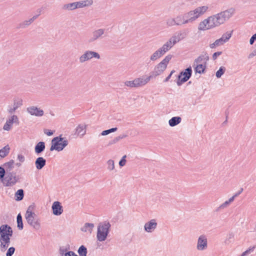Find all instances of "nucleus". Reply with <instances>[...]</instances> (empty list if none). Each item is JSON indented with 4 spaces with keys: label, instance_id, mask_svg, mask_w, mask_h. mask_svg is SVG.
Segmentation results:
<instances>
[{
    "label": "nucleus",
    "instance_id": "obj_48",
    "mask_svg": "<svg viewBox=\"0 0 256 256\" xmlns=\"http://www.w3.org/2000/svg\"><path fill=\"white\" fill-rule=\"evenodd\" d=\"M172 46V45H170L168 44H164L161 48L164 51L166 52L168 50H170Z\"/></svg>",
    "mask_w": 256,
    "mask_h": 256
},
{
    "label": "nucleus",
    "instance_id": "obj_57",
    "mask_svg": "<svg viewBox=\"0 0 256 256\" xmlns=\"http://www.w3.org/2000/svg\"><path fill=\"white\" fill-rule=\"evenodd\" d=\"M256 41V33L253 34L250 40V44L252 45Z\"/></svg>",
    "mask_w": 256,
    "mask_h": 256
},
{
    "label": "nucleus",
    "instance_id": "obj_64",
    "mask_svg": "<svg viewBox=\"0 0 256 256\" xmlns=\"http://www.w3.org/2000/svg\"><path fill=\"white\" fill-rule=\"evenodd\" d=\"M16 110V109L13 106L12 108H10V109L8 110V113L10 114H13Z\"/></svg>",
    "mask_w": 256,
    "mask_h": 256
},
{
    "label": "nucleus",
    "instance_id": "obj_40",
    "mask_svg": "<svg viewBox=\"0 0 256 256\" xmlns=\"http://www.w3.org/2000/svg\"><path fill=\"white\" fill-rule=\"evenodd\" d=\"M256 248V246H253L250 247L248 250H246V251H244V252H243L241 256H246L248 254L251 252H253L254 250Z\"/></svg>",
    "mask_w": 256,
    "mask_h": 256
},
{
    "label": "nucleus",
    "instance_id": "obj_30",
    "mask_svg": "<svg viewBox=\"0 0 256 256\" xmlns=\"http://www.w3.org/2000/svg\"><path fill=\"white\" fill-rule=\"evenodd\" d=\"M224 43V40H223V38H220L216 40L214 43L210 44V47L211 48H214L217 46L222 45Z\"/></svg>",
    "mask_w": 256,
    "mask_h": 256
},
{
    "label": "nucleus",
    "instance_id": "obj_34",
    "mask_svg": "<svg viewBox=\"0 0 256 256\" xmlns=\"http://www.w3.org/2000/svg\"><path fill=\"white\" fill-rule=\"evenodd\" d=\"M208 9V7L207 6H202L197 8L194 11V12H196V14H199L200 16V14H204Z\"/></svg>",
    "mask_w": 256,
    "mask_h": 256
},
{
    "label": "nucleus",
    "instance_id": "obj_50",
    "mask_svg": "<svg viewBox=\"0 0 256 256\" xmlns=\"http://www.w3.org/2000/svg\"><path fill=\"white\" fill-rule=\"evenodd\" d=\"M206 19H209L208 20V25H214V22H216V16L214 15L209 16Z\"/></svg>",
    "mask_w": 256,
    "mask_h": 256
},
{
    "label": "nucleus",
    "instance_id": "obj_39",
    "mask_svg": "<svg viewBox=\"0 0 256 256\" xmlns=\"http://www.w3.org/2000/svg\"><path fill=\"white\" fill-rule=\"evenodd\" d=\"M30 25V23L28 22V20H24L23 22L20 23L18 26H16V28H25Z\"/></svg>",
    "mask_w": 256,
    "mask_h": 256
},
{
    "label": "nucleus",
    "instance_id": "obj_6",
    "mask_svg": "<svg viewBox=\"0 0 256 256\" xmlns=\"http://www.w3.org/2000/svg\"><path fill=\"white\" fill-rule=\"evenodd\" d=\"M15 178L16 176H12L11 172H7L6 174H4L3 178H0V181L4 186L10 187L15 185L16 183Z\"/></svg>",
    "mask_w": 256,
    "mask_h": 256
},
{
    "label": "nucleus",
    "instance_id": "obj_5",
    "mask_svg": "<svg viewBox=\"0 0 256 256\" xmlns=\"http://www.w3.org/2000/svg\"><path fill=\"white\" fill-rule=\"evenodd\" d=\"M192 73V70L191 66H189L180 72L177 76L176 84L178 86H180L191 78Z\"/></svg>",
    "mask_w": 256,
    "mask_h": 256
},
{
    "label": "nucleus",
    "instance_id": "obj_16",
    "mask_svg": "<svg viewBox=\"0 0 256 256\" xmlns=\"http://www.w3.org/2000/svg\"><path fill=\"white\" fill-rule=\"evenodd\" d=\"M157 226V222L156 220L152 219L148 222H146L144 226V230L146 232H153Z\"/></svg>",
    "mask_w": 256,
    "mask_h": 256
},
{
    "label": "nucleus",
    "instance_id": "obj_55",
    "mask_svg": "<svg viewBox=\"0 0 256 256\" xmlns=\"http://www.w3.org/2000/svg\"><path fill=\"white\" fill-rule=\"evenodd\" d=\"M64 256H78L73 251H68L66 252L64 254Z\"/></svg>",
    "mask_w": 256,
    "mask_h": 256
},
{
    "label": "nucleus",
    "instance_id": "obj_9",
    "mask_svg": "<svg viewBox=\"0 0 256 256\" xmlns=\"http://www.w3.org/2000/svg\"><path fill=\"white\" fill-rule=\"evenodd\" d=\"M149 82L147 80V78H137L132 81H126L124 84L126 86L130 88L138 87L145 85L146 83Z\"/></svg>",
    "mask_w": 256,
    "mask_h": 256
},
{
    "label": "nucleus",
    "instance_id": "obj_43",
    "mask_svg": "<svg viewBox=\"0 0 256 256\" xmlns=\"http://www.w3.org/2000/svg\"><path fill=\"white\" fill-rule=\"evenodd\" d=\"M15 248L14 246L10 247L7 250L6 256H12L15 252Z\"/></svg>",
    "mask_w": 256,
    "mask_h": 256
},
{
    "label": "nucleus",
    "instance_id": "obj_27",
    "mask_svg": "<svg viewBox=\"0 0 256 256\" xmlns=\"http://www.w3.org/2000/svg\"><path fill=\"white\" fill-rule=\"evenodd\" d=\"M17 228L19 230H22L24 228V224L22 222V218L20 214L19 213L16 216Z\"/></svg>",
    "mask_w": 256,
    "mask_h": 256
},
{
    "label": "nucleus",
    "instance_id": "obj_2",
    "mask_svg": "<svg viewBox=\"0 0 256 256\" xmlns=\"http://www.w3.org/2000/svg\"><path fill=\"white\" fill-rule=\"evenodd\" d=\"M111 224L108 221L100 223L98 226L96 238L99 242H104L106 238L110 231Z\"/></svg>",
    "mask_w": 256,
    "mask_h": 256
},
{
    "label": "nucleus",
    "instance_id": "obj_47",
    "mask_svg": "<svg viewBox=\"0 0 256 256\" xmlns=\"http://www.w3.org/2000/svg\"><path fill=\"white\" fill-rule=\"evenodd\" d=\"M0 242H2L3 243L9 246L10 242V237H6L4 238H0Z\"/></svg>",
    "mask_w": 256,
    "mask_h": 256
},
{
    "label": "nucleus",
    "instance_id": "obj_49",
    "mask_svg": "<svg viewBox=\"0 0 256 256\" xmlns=\"http://www.w3.org/2000/svg\"><path fill=\"white\" fill-rule=\"evenodd\" d=\"M230 204L226 200L224 203L222 204L219 207H218L216 209V211L218 212L220 209L227 207Z\"/></svg>",
    "mask_w": 256,
    "mask_h": 256
},
{
    "label": "nucleus",
    "instance_id": "obj_59",
    "mask_svg": "<svg viewBox=\"0 0 256 256\" xmlns=\"http://www.w3.org/2000/svg\"><path fill=\"white\" fill-rule=\"evenodd\" d=\"M156 52H158V55H160V56L161 57L164 54L166 53V52L164 51L162 48H158L157 50H156Z\"/></svg>",
    "mask_w": 256,
    "mask_h": 256
},
{
    "label": "nucleus",
    "instance_id": "obj_52",
    "mask_svg": "<svg viewBox=\"0 0 256 256\" xmlns=\"http://www.w3.org/2000/svg\"><path fill=\"white\" fill-rule=\"evenodd\" d=\"M12 125H11L8 121H6V122L4 124L3 129L6 130H10L12 128Z\"/></svg>",
    "mask_w": 256,
    "mask_h": 256
},
{
    "label": "nucleus",
    "instance_id": "obj_62",
    "mask_svg": "<svg viewBox=\"0 0 256 256\" xmlns=\"http://www.w3.org/2000/svg\"><path fill=\"white\" fill-rule=\"evenodd\" d=\"M0 242V248H3L4 249V250H6V249H7V248H8V246L6 245V244L3 243L2 242Z\"/></svg>",
    "mask_w": 256,
    "mask_h": 256
},
{
    "label": "nucleus",
    "instance_id": "obj_35",
    "mask_svg": "<svg viewBox=\"0 0 256 256\" xmlns=\"http://www.w3.org/2000/svg\"><path fill=\"white\" fill-rule=\"evenodd\" d=\"M86 126H81L78 125V126L76 128V132L78 135H80L82 136H84L86 134Z\"/></svg>",
    "mask_w": 256,
    "mask_h": 256
},
{
    "label": "nucleus",
    "instance_id": "obj_14",
    "mask_svg": "<svg viewBox=\"0 0 256 256\" xmlns=\"http://www.w3.org/2000/svg\"><path fill=\"white\" fill-rule=\"evenodd\" d=\"M104 30L102 28L94 31L88 40V42L92 43L96 41L104 34Z\"/></svg>",
    "mask_w": 256,
    "mask_h": 256
},
{
    "label": "nucleus",
    "instance_id": "obj_22",
    "mask_svg": "<svg viewBox=\"0 0 256 256\" xmlns=\"http://www.w3.org/2000/svg\"><path fill=\"white\" fill-rule=\"evenodd\" d=\"M93 3L92 0H85L75 2L76 9L85 6H90Z\"/></svg>",
    "mask_w": 256,
    "mask_h": 256
},
{
    "label": "nucleus",
    "instance_id": "obj_26",
    "mask_svg": "<svg viewBox=\"0 0 256 256\" xmlns=\"http://www.w3.org/2000/svg\"><path fill=\"white\" fill-rule=\"evenodd\" d=\"M94 227V224L86 222L84 224V226L81 228V230L84 232H86L87 231L90 232H92L93 228Z\"/></svg>",
    "mask_w": 256,
    "mask_h": 256
},
{
    "label": "nucleus",
    "instance_id": "obj_53",
    "mask_svg": "<svg viewBox=\"0 0 256 256\" xmlns=\"http://www.w3.org/2000/svg\"><path fill=\"white\" fill-rule=\"evenodd\" d=\"M44 133L48 136H52L55 132L54 130H51L48 129H44Z\"/></svg>",
    "mask_w": 256,
    "mask_h": 256
},
{
    "label": "nucleus",
    "instance_id": "obj_13",
    "mask_svg": "<svg viewBox=\"0 0 256 256\" xmlns=\"http://www.w3.org/2000/svg\"><path fill=\"white\" fill-rule=\"evenodd\" d=\"M196 247L199 250H203L207 248L208 241L205 236L202 235L198 238Z\"/></svg>",
    "mask_w": 256,
    "mask_h": 256
},
{
    "label": "nucleus",
    "instance_id": "obj_15",
    "mask_svg": "<svg viewBox=\"0 0 256 256\" xmlns=\"http://www.w3.org/2000/svg\"><path fill=\"white\" fill-rule=\"evenodd\" d=\"M27 111L32 116H42L44 114V112L40 108L36 106H32L27 108Z\"/></svg>",
    "mask_w": 256,
    "mask_h": 256
},
{
    "label": "nucleus",
    "instance_id": "obj_17",
    "mask_svg": "<svg viewBox=\"0 0 256 256\" xmlns=\"http://www.w3.org/2000/svg\"><path fill=\"white\" fill-rule=\"evenodd\" d=\"M216 16V22H214V25H208V29L212 28L214 27L218 26L220 24H224L226 21L225 19L223 18L222 15H220V13L214 15Z\"/></svg>",
    "mask_w": 256,
    "mask_h": 256
},
{
    "label": "nucleus",
    "instance_id": "obj_41",
    "mask_svg": "<svg viewBox=\"0 0 256 256\" xmlns=\"http://www.w3.org/2000/svg\"><path fill=\"white\" fill-rule=\"evenodd\" d=\"M22 105V99L18 101H16V100H14V106L16 110Z\"/></svg>",
    "mask_w": 256,
    "mask_h": 256
},
{
    "label": "nucleus",
    "instance_id": "obj_42",
    "mask_svg": "<svg viewBox=\"0 0 256 256\" xmlns=\"http://www.w3.org/2000/svg\"><path fill=\"white\" fill-rule=\"evenodd\" d=\"M108 168L110 170H112L114 168V161L112 160H109L108 162Z\"/></svg>",
    "mask_w": 256,
    "mask_h": 256
},
{
    "label": "nucleus",
    "instance_id": "obj_38",
    "mask_svg": "<svg viewBox=\"0 0 256 256\" xmlns=\"http://www.w3.org/2000/svg\"><path fill=\"white\" fill-rule=\"evenodd\" d=\"M232 32L233 30L231 31L230 32H227L222 35L221 38H223V40H224V42H226L230 40L232 36Z\"/></svg>",
    "mask_w": 256,
    "mask_h": 256
},
{
    "label": "nucleus",
    "instance_id": "obj_1",
    "mask_svg": "<svg viewBox=\"0 0 256 256\" xmlns=\"http://www.w3.org/2000/svg\"><path fill=\"white\" fill-rule=\"evenodd\" d=\"M172 58V55L168 54L160 63L156 65L154 70L151 72L150 76H147V80L150 81L153 78L161 74L166 68L167 66Z\"/></svg>",
    "mask_w": 256,
    "mask_h": 256
},
{
    "label": "nucleus",
    "instance_id": "obj_54",
    "mask_svg": "<svg viewBox=\"0 0 256 256\" xmlns=\"http://www.w3.org/2000/svg\"><path fill=\"white\" fill-rule=\"evenodd\" d=\"M222 52H216L213 54L212 58L214 60L217 59L218 57L222 54Z\"/></svg>",
    "mask_w": 256,
    "mask_h": 256
},
{
    "label": "nucleus",
    "instance_id": "obj_44",
    "mask_svg": "<svg viewBox=\"0 0 256 256\" xmlns=\"http://www.w3.org/2000/svg\"><path fill=\"white\" fill-rule=\"evenodd\" d=\"M38 14L35 15L33 16L32 18H30V20H28V22L30 24L36 20L40 14L41 10L40 9L38 10Z\"/></svg>",
    "mask_w": 256,
    "mask_h": 256
},
{
    "label": "nucleus",
    "instance_id": "obj_11",
    "mask_svg": "<svg viewBox=\"0 0 256 256\" xmlns=\"http://www.w3.org/2000/svg\"><path fill=\"white\" fill-rule=\"evenodd\" d=\"M183 15L184 18H185L184 23L186 24L194 21L199 16V14H196V12H194V10H190Z\"/></svg>",
    "mask_w": 256,
    "mask_h": 256
},
{
    "label": "nucleus",
    "instance_id": "obj_10",
    "mask_svg": "<svg viewBox=\"0 0 256 256\" xmlns=\"http://www.w3.org/2000/svg\"><path fill=\"white\" fill-rule=\"evenodd\" d=\"M12 229L8 224H4L0 226V238L12 237Z\"/></svg>",
    "mask_w": 256,
    "mask_h": 256
},
{
    "label": "nucleus",
    "instance_id": "obj_60",
    "mask_svg": "<svg viewBox=\"0 0 256 256\" xmlns=\"http://www.w3.org/2000/svg\"><path fill=\"white\" fill-rule=\"evenodd\" d=\"M202 59L201 56H198L196 59H195L194 61V64L196 63V64H200V62H202Z\"/></svg>",
    "mask_w": 256,
    "mask_h": 256
},
{
    "label": "nucleus",
    "instance_id": "obj_63",
    "mask_svg": "<svg viewBox=\"0 0 256 256\" xmlns=\"http://www.w3.org/2000/svg\"><path fill=\"white\" fill-rule=\"evenodd\" d=\"M110 132L108 130H108H103L102 133H101V135L102 136H106L108 134H110Z\"/></svg>",
    "mask_w": 256,
    "mask_h": 256
},
{
    "label": "nucleus",
    "instance_id": "obj_36",
    "mask_svg": "<svg viewBox=\"0 0 256 256\" xmlns=\"http://www.w3.org/2000/svg\"><path fill=\"white\" fill-rule=\"evenodd\" d=\"M226 68L224 66H221L219 70H218L216 73V76L218 78H220L221 76L224 74Z\"/></svg>",
    "mask_w": 256,
    "mask_h": 256
},
{
    "label": "nucleus",
    "instance_id": "obj_33",
    "mask_svg": "<svg viewBox=\"0 0 256 256\" xmlns=\"http://www.w3.org/2000/svg\"><path fill=\"white\" fill-rule=\"evenodd\" d=\"M174 18L176 22V25L177 26H180L186 24L184 23V20H185V18H184L183 14L178 16Z\"/></svg>",
    "mask_w": 256,
    "mask_h": 256
},
{
    "label": "nucleus",
    "instance_id": "obj_58",
    "mask_svg": "<svg viewBox=\"0 0 256 256\" xmlns=\"http://www.w3.org/2000/svg\"><path fill=\"white\" fill-rule=\"evenodd\" d=\"M18 159L20 162H23L25 160L24 156L22 154H18Z\"/></svg>",
    "mask_w": 256,
    "mask_h": 256
},
{
    "label": "nucleus",
    "instance_id": "obj_51",
    "mask_svg": "<svg viewBox=\"0 0 256 256\" xmlns=\"http://www.w3.org/2000/svg\"><path fill=\"white\" fill-rule=\"evenodd\" d=\"M166 23L168 26H172L174 25H176V22L175 18L168 19L167 20Z\"/></svg>",
    "mask_w": 256,
    "mask_h": 256
},
{
    "label": "nucleus",
    "instance_id": "obj_61",
    "mask_svg": "<svg viewBox=\"0 0 256 256\" xmlns=\"http://www.w3.org/2000/svg\"><path fill=\"white\" fill-rule=\"evenodd\" d=\"M234 237V235L232 233H230L228 234V238H226V240L225 241V242L226 244L228 243V242L229 241L230 242V240L231 238H232Z\"/></svg>",
    "mask_w": 256,
    "mask_h": 256
},
{
    "label": "nucleus",
    "instance_id": "obj_46",
    "mask_svg": "<svg viewBox=\"0 0 256 256\" xmlns=\"http://www.w3.org/2000/svg\"><path fill=\"white\" fill-rule=\"evenodd\" d=\"M160 58V55H158V52L156 51L150 58V60L152 61L156 60L158 58Z\"/></svg>",
    "mask_w": 256,
    "mask_h": 256
},
{
    "label": "nucleus",
    "instance_id": "obj_56",
    "mask_svg": "<svg viewBox=\"0 0 256 256\" xmlns=\"http://www.w3.org/2000/svg\"><path fill=\"white\" fill-rule=\"evenodd\" d=\"M118 141H119V140H118V137L116 136V137L114 138L112 140H110L109 142L108 146H110L113 144H114L116 143L117 142H118Z\"/></svg>",
    "mask_w": 256,
    "mask_h": 256
},
{
    "label": "nucleus",
    "instance_id": "obj_8",
    "mask_svg": "<svg viewBox=\"0 0 256 256\" xmlns=\"http://www.w3.org/2000/svg\"><path fill=\"white\" fill-rule=\"evenodd\" d=\"M14 160H11L0 166V178H3L4 174H6L7 172H11L14 168Z\"/></svg>",
    "mask_w": 256,
    "mask_h": 256
},
{
    "label": "nucleus",
    "instance_id": "obj_19",
    "mask_svg": "<svg viewBox=\"0 0 256 256\" xmlns=\"http://www.w3.org/2000/svg\"><path fill=\"white\" fill-rule=\"evenodd\" d=\"M188 32H186V30H184L178 32L177 36H172V44L174 45L180 40L184 38L188 35Z\"/></svg>",
    "mask_w": 256,
    "mask_h": 256
},
{
    "label": "nucleus",
    "instance_id": "obj_18",
    "mask_svg": "<svg viewBox=\"0 0 256 256\" xmlns=\"http://www.w3.org/2000/svg\"><path fill=\"white\" fill-rule=\"evenodd\" d=\"M193 67L196 74H203L206 72V62H204L203 64H193Z\"/></svg>",
    "mask_w": 256,
    "mask_h": 256
},
{
    "label": "nucleus",
    "instance_id": "obj_12",
    "mask_svg": "<svg viewBox=\"0 0 256 256\" xmlns=\"http://www.w3.org/2000/svg\"><path fill=\"white\" fill-rule=\"evenodd\" d=\"M52 214L56 216H60L63 212V208L58 201L54 202L52 206Z\"/></svg>",
    "mask_w": 256,
    "mask_h": 256
},
{
    "label": "nucleus",
    "instance_id": "obj_29",
    "mask_svg": "<svg viewBox=\"0 0 256 256\" xmlns=\"http://www.w3.org/2000/svg\"><path fill=\"white\" fill-rule=\"evenodd\" d=\"M10 147L8 144L5 146L0 150V155L6 157L9 154L10 151Z\"/></svg>",
    "mask_w": 256,
    "mask_h": 256
},
{
    "label": "nucleus",
    "instance_id": "obj_3",
    "mask_svg": "<svg viewBox=\"0 0 256 256\" xmlns=\"http://www.w3.org/2000/svg\"><path fill=\"white\" fill-rule=\"evenodd\" d=\"M68 144V142L66 138L62 137V135L54 137L51 142L50 151L54 150L58 152L62 150Z\"/></svg>",
    "mask_w": 256,
    "mask_h": 256
},
{
    "label": "nucleus",
    "instance_id": "obj_28",
    "mask_svg": "<svg viewBox=\"0 0 256 256\" xmlns=\"http://www.w3.org/2000/svg\"><path fill=\"white\" fill-rule=\"evenodd\" d=\"M209 19H204L203 21L201 22L198 26V29L199 30H204L208 29L206 26L209 24H208Z\"/></svg>",
    "mask_w": 256,
    "mask_h": 256
},
{
    "label": "nucleus",
    "instance_id": "obj_25",
    "mask_svg": "<svg viewBox=\"0 0 256 256\" xmlns=\"http://www.w3.org/2000/svg\"><path fill=\"white\" fill-rule=\"evenodd\" d=\"M24 190L22 189L18 190L14 194V198L16 201H20L24 197Z\"/></svg>",
    "mask_w": 256,
    "mask_h": 256
},
{
    "label": "nucleus",
    "instance_id": "obj_37",
    "mask_svg": "<svg viewBox=\"0 0 256 256\" xmlns=\"http://www.w3.org/2000/svg\"><path fill=\"white\" fill-rule=\"evenodd\" d=\"M9 124L11 125H12L14 123H16L17 124H19V120L18 116L16 115H12L11 117L8 120Z\"/></svg>",
    "mask_w": 256,
    "mask_h": 256
},
{
    "label": "nucleus",
    "instance_id": "obj_4",
    "mask_svg": "<svg viewBox=\"0 0 256 256\" xmlns=\"http://www.w3.org/2000/svg\"><path fill=\"white\" fill-rule=\"evenodd\" d=\"M31 206H29L26 212V219L28 224L32 226L34 229L38 230L40 227V223L36 214L32 210H30Z\"/></svg>",
    "mask_w": 256,
    "mask_h": 256
},
{
    "label": "nucleus",
    "instance_id": "obj_21",
    "mask_svg": "<svg viewBox=\"0 0 256 256\" xmlns=\"http://www.w3.org/2000/svg\"><path fill=\"white\" fill-rule=\"evenodd\" d=\"M46 148L45 142H38L34 147V152L36 154H40Z\"/></svg>",
    "mask_w": 256,
    "mask_h": 256
},
{
    "label": "nucleus",
    "instance_id": "obj_31",
    "mask_svg": "<svg viewBox=\"0 0 256 256\" xmlns=\"http://www.w3.org/2000/svg\"><path fill=\"white\" fill-rule=\"evenodd\" d=\"M62 8L64 10H72L76 9L75 2L65 4Z\"/></svg>",
    "mask_w": 256,
    "mask_h": 256
},
{
    "label": "nucleus",
    "instance_id": "obj_20",
    "mask_svg": "<svg viewBox=\"0 0 256 256\" xmlns=\"http://www.w3.org/2000/svg\"><path fill=\"white\" fill-rule=\"evenodd\" d=\"M46 161L43 157H38L35 161V165L37 170H42L46 164Z\"/></svg>",
    "mask_w": 256,
    "mask_h": 256
},
{
    "label": "nucleus",
    "instance_id": "obj_45",
    "mask_svg": "<svg viewBox=\"0 0 256 256\" xmlns=\"http://www.w3.org/2000/svg\"><path fill=\"white\" fill-rule=\"evenodd\" d=\"M126 156L124 155L122 158L120 160L119 166L120 167H122L124 166H125L126 162Z\"/></svg>",
    "mask_w": 256,
    "mask_h": 256
},
{
    "label": "nucleus",
    "instance_id": "obj_23",
    "mask_svg": "<svg viewBox=\"0 0 256 256\" xmlns=\"http://www.w3.org/2000/svg\"><path fill=\"white\" fill-rule=\"evenodd\" d=\"M234 9L233 8H231L228 9L225 11L222 12H220V15H222L223 18L225 19L226 21L228 20L234 14Z\"/></svg>",
    "mask_w": 256,
    "mask_h": 256
},
{
    "label": "nucleus",
    "instance_id": "obj_24",
    "mask_svg": "<svg viewBox=\"0 0 256 256\" xmlns=\"http://www.w3.org/2000/svg\"><path fill=\"white\" fill-rule=\"evenodd\" d=\"M181 121V117L179 116H174L168 120V124L170 126L174 127L180 123Z\"/></svg>",
    "mask_w": 256,
    "mask_h": 256
},
{
    "label": "nucleus",
    "instance_id": "obj_32",
    "mask_svg": "<svg viewBox=\"0 0 256 256\" xmlns=\"http://www.w3.org/2000/svg\"><path fill=\"white\" fill-rule=\"evenodd\" d=\"M78 252L80 256H86L88 253L87 248L84 246L82 245L78 248Z\"/></svg>",
    "mask_w": 256,
    "mask_h": 256
},
{
    "label": "nucleus",
    "instance_id": "obj_7",
    "mask_svg": "<svg viewBox=\"0 0 256 256\" xmlns=\"http://www.w3.org/2000/svg\"><path fill=\"white\" fill-rule=\"evenodd\" d=\"M93 58L100 59V54L96 52L86 50L80 57V62L83 63Z\"/></svg>",
    "mask_w": 256,
    "mask_h": 256
}]
</instances>
